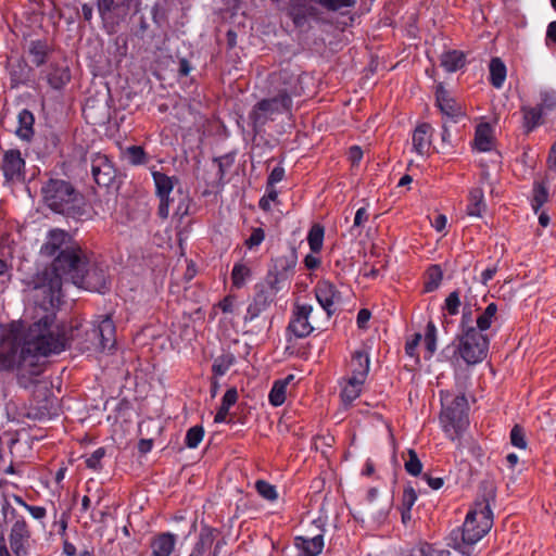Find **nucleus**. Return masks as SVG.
<instances>
[{
	"mask_svg": "<svg viewBox=\"0 0 556 556\" xmlns=\"http://www.w3.org/2000/svg\"><path fill=\"white\" fill-rule=\"evenodd\" d=\"M64 329L55 323V314L46 312L26 329L22 323L0 325V371L21 376L39 374V356L65 350Z\"/></svg>",
	"mask_w": 556,
	"mask_h": 556,
	"instance_id": "nucleus-1",
	"label": "nucleus"
},
{
	"mask_svg": "<svg viewBox=\"0 0 556 556\" xmlns=\"http://www.w3.org/2000/svg\"><path fill=\"white\" fill-rule=\"evenodd\" d=\"M86 251L65 230L54 228L47 236L40 248L45 257H53L51 265L37 274L34 278V289L45 295V302L54 307L60 303L62 293V278L64 273Z\"/></svg>",
	"mask_w": 556,
	"mask_h": 556,
	"instance_id": "nucleus-2",
	"label": "nucleus"
},
{
	"mask_svg": "<svg viewBox=\"0 0 556 556\" xmlns=\"http://www.w3.org/2000/svg\"><path fill=\"white\" fill-rule=\"evenodd\" d=\"M275 93L258 100L247 117L248 127L255 137L264 131L265 126L281 115H291L293 97L300 94L299 78L281 71L273 77Z\"/></svg>",
	"mask_w": 556,
	"mask_h": 556,
	"instance_id": "nucleus-3",
	"label": "nucleus"
},
{
	"mask_svg": "<svg viewBox=\"0 0 556 556\" xmlns=\"http://www.w3.org/2000/svg\"><path fill=\"white\" fill-rule=\"evenodd\" d=\"M492 526L493 513L489 502H477L467 513L463 527L452 530L447 545L464 555H469L472 545L479 542Z\"/></svg>",
	"mask_w": 556,
	"mask_h": 556,
	"instance_id": "nucleus-4",
	"label": "nucleus"
},
{
	"mask_svg": "<svg viewBox=\"0 0 556 556\" xmlns=\"http://www.w3.org/2000/svg\"><path fill=\"white\" fill-rule=\"evenodd\" d=\"M45 203L55 213L75 216L81 199L74 187L62 179H50L41 188Z\"/></svg>",
	"mask_w": 556,
	"mask_h": 556,
	"instance_id": "nucleus-5",
	"label": "nucleus"
},
{
	"mask_svg": "<svg viewBox=\"0 0 556 556\" xmlns=\"http://www.w3.org/2000/svg\"><path fill=\"white\" fill-rule=\"evenodd\" d=\"M65 283H72L80 289L100 293L104 292L106 289L104 271L100 268L89 267V260L86 252L64 273L62 287Z\"/></svg>",
	"mask_w": 556,
	"mask_h": 556,
	"instance_id": "nucleus-6",
	"label": "nucleus"
},
{
	"mask_svg": "<svg viewBox=\"0 0 556 556\" xmlns=\"http://www.w3.org/2000/svg\"><path fill=\"white\" fill-rule=\"evenodd\" d=\"M442 412L440 422L445 434L451 439H457L468 426V403L465 395H457L451 401L442 397Z\"/></svg>",
	"mask_w": 556,
	"mask_h": 556,
	"instance_id": "nucleus-7",
	"label": "nucleus"
},
{
	"mask_svg": "<svg viewBox=\"0 0 556 556\" xmlns=\"http://www.w3.org/2000/svg\"><path fill=\"white\" fill-rule=\"evenodd\" d=\"M457 352L468 365L481 363L488 355L490 339L486 334L469 328L458 334Z\"/></svg>",
	"mask_w": 556,
	"mask_h": 556,
	"instance_id": "nucleus-8",
	"label": "nucleus"
},
{
	"mask_svg": "<svg viewBox=\"0 0 556 556\" xmlns=\"http://www.w3.org/2000/svg\"><path fill=\"white\" fill-rule=\"evenodd\" d=\"M356 4V0H308V3L296 4L290 9V16L296 27L305 25L308 18H318L319 11L317 5L330 11L342 12L352 9Z\"/></svg>",
	"mask_w": 556,
	"mask_h": 556,
	"instance_id": "nucleus-9",
	"label": "nucleus"
},
{
	"mask_svg": "<svg viewBox=\"0 0 556 556\" xmlns=\"http://www.w3.org/2000/svg\"><path fill=\"white\" fill-rule=\"evenodd\" d=\"M85 336V340L80 342L83 351H111L116 343L115 326L109 316L102 317L90 330H86Z\"/></svg>",
	"mask_w": 556,
	"mask_h": 556,
	"instance_id": "nucleus-10",
	"label": "nucleus"
},
{
	"mask_svg": "<svg viewBox=\"0 0 556 556\" xmlns=\"http://www.w3.org/2000/svg\"><path fill=\"white\" fill-rule=\"evenodd\" d=\"M217 530L211 527H202L198 541L194 543L188 556H219L224 545L223 540H218Z\"/></svg>",
	"mask_w": 556,
	"mask_h": 556,
	"instance_id": "nucleus-11",
	"label": "nucleus"
},
{
	"mask_svg": "<svg viewBox=\"0 0 556 556\" xmlns=\"http://www.w3.org/2000/svg\"><path fill=\"white\" fill-rule=\"evenodd\" d=\"M313 311L314 308L311 304H295L288 325V331L298 339L308 337L315 329L309 319Z\"/></svg>",
	"mask_w": 556,
	"mask_h": 556,
	"instance_id": "nucleus-12",
	"label": "nucleus"
},
{
	"mask_svg": "<svg viewBox=\"0 0 556 556\" xmlns=\"http://www.w3.org/2000/svg\"><path fill=\"white\" fill-rule=\"evenodd\" d=\"M1 169L5 181L17 182L25 176V160L17 149L4 151L1 162Z\"/></svg>",
	"mask_w": 556,
	"mask_h": 556,
	"instance_id": "nucleus-13",
	"label": "nucleus"
},
{
	"mask_svg": "<svg viewBox=\"0 0 556 556\" xmlns=\"http://www.w3.org/2000/svg\"><path fill=\"white\" fill-rule=\"evenodd\" d=\"M91 174L99 186H110L116 176V170L105 154L97 153L91 157Z\"/></svg>",
	"mask_w": 556,
	"mask_h": 556,
	"instance_id": "nucleus-14",
	"label": "nucleus"
},
{
	"mask_svg": "<svg viewBox=\"0 0 556 556\" xmlns=\"http://www.w3.org/2000/svg\"><path fill=\"white\" fill-rule=\"evenodd\" d=\"M30 538L28 526L23 518L16 519L12 526L9 541L15 556H26Z\"/></svg>",
	"mask_w": 556,
	"mask_h": 556,
	"instance_id": "nucleus-15",
	"label": "nucleus"
},
{
	"mask_svg": "<svg viewBox=\"0 0 556 556\" xmlns=\"http://www.w3.org/2000/svg\"><path fill=\"white\" fill-rule=\"evenodd\" d=\"M151 175L155 186V194L160 201H162V210L165 211L167 206V195L174 193L175 187L178 184V178L175 176H168L154 168L151 169Z\"/></svg>",
	"mask_w": 556,
	"mask_h": 556,
	"instance_id": "nucleus-16",
	"label": "nucleus"
},
{
	"mask_svg": "<svg viewBox=\"0 0 556 556\" xmlns=\"http://www.w3.org/2000/svg\"><path fill=\"white\" fill-rule=\"evenodd\" d=\"M315 295L320 306L325 309L328 317H330L333 313L334 304L340 300L339 291L331 282L321 280L318 281L315 287Z\"/></svg>",
	"mask_w": 556,
	"mask_h": 556,
	"instance_id": "nucleus-17",
	"label": "nucleus"
},
{
	"mask_svg": "<svg viewBox=\"0 0 556 556\" xmlns=\"http://www.w3.org/2000/svg\"><path fill=\"white\" fill-rule=\"evenodd\" d=\"M177 535L162 532L154 535L150 542L152 556H172L176 549Z\"/></svg>",
	"mask_w": 556,
	"mask_h": 556,
	"instance_id": "nucleus-18",
	"label": "nucleus"
},
{
	"mask_svg": "<svg viewBox=\"0 0 556 556\" xmlns=\"http://www.w3.org/2000/svg\"><path fill=\"white\" fill-rule=\"evenodd\" d=\"M432 127L422 123L418 125L412 136L413 151L420 156H426L431 148Z\"/></svg>",
	"mask_w": 556,
	"mask_h": 556,
	"instance_id": "nucleus-19",
	"label": "nucleus"
},
{
	"mask_svg": "<svg viewBox=\"0 0 556 556\" xmlns=\"http://www.w3.org/2000/svg\"><path fill=\"white\" fill-rule=\"evenodd\" d=\"M437 104L442 112L451 118H457L463 115L460 105L452 98L450 92L439 85L435 91Z\"/></svg>",
	"mask_w": 556,
	"mask_h": 556,
	"instance_id": "nucleus-20",
	"label": "nucleus"
},
{
	"mask_svg": "<svg viewBox=\"0 0 556 556\" xmlns=\"http://www.w3.org/2000/svg\"><path fill=\"white\" fill-rule=\"evenodd\" d=\"M324 535L317 534L313 538L295 536L294 546L299 556H318L324 548Z\"/></svg>",
	"mask_w": 556,
	"mask_h": 556,
	"instance_id": "nucleus-21",
	"label": "nucleus"
},
{
	"mask_svg": "<svg viewBox=\"0 0 556 556\" xmlns=\"http://www.w3.org/2000/svg\"><path fill=\"white\" fill-rule=\"evenodd\" d=\"M351 367L353 377L366 380L370 367L368 352L365 350L355 351L352 355Z\"/></svg>",
	"mask_w": 556,
	"mask_h": 556,
	"instance_id": "nucleus-22",
	"label": "nucleus"
},
{
	"mask_svg": "<svg viewBox=\"0 0 556 556\" xmlns=\"http://www.w3.org/2000/svg\"><path fill=\"white\" fill-rule=\"evenodd\" d=\"M271 301V298L265 291L257 292L247 308L244 321H252L257 318L269 306Z\"/></svg>",
	"mask_w": 556,
	"mask_h": 556,
	"instance_id": "nucleus-23",
	"label": "nucleus"
},
{
	"mask_svg": "<svg viewBox=\"0 0 556 556\" xmlns=\"http://www.w3.org/2000/svg\"><path fill=\"white\" fill-rule=\"evenodd\" d=\"M365 380L351 376L342 387L341 399L345 405L354 402L362 393Z\"/></svg>",
	"mask_w": 556,
	"mask_h": 556,
	"instance_id": "nucleus-24",
	"label": "nucleus"
},
{
	"mask_svg": "<svg viewBox=\"0 0 556 556\" xmlns=\"http://www.w3.org/2000/svg\"><path fill=\"white\" fill-rule=\"evenodd\" d=\"M18 126L16 128V135L23 140H30L34 135V123L35 118L30 111L24 109L18 113L17 116Z\"/></svg>",
	"mask_w": 556,
	"mask_h": 556,
	"instance_id": "nucleus-25",
	"label": "nucleus"
},
{
	"mask_svg": "<svg viewBox=\"0 0 556 556\" xmlns=\"http://www.w3.org/2000/svg\"><path fill=\"white\" fill-rule=\"evenodd\" d=\"M489 71L491 85L496 89H501L507 75L506 65L500 58H493L489 64Z\"/></svg>",
	"mask_w": 556,
	"mask_h": 556,
	"instance_id": "nucleus-26",
	"label": "nucleus"
},
{
	"mask_svg": "<svg viewBox=\"0 0 556 556\" xmlns=\"http://www.w3.org/2000/svg\"><path fill=\"white\" fill-rule=\"evenodd\" d=\"M475 147L480 152H488L493 147L492 128L489 124H480L476 129Z\"/></svg>",
	"mask_w": 556,
	"mask_h": 556,
	"instance_id": "nucleus-27",
	"label": "nucleus"
},
{
	"mask_svg": "<svg viewBox=\"0 0 556 556\" xmlns=\"http://www.w3.org/2000/svg\"><path fill=\"white\" fill-rule=\"evenodd\" d=\"M485 211L484 194L481 188H473L469 192L467 213L469 216L480 217Z\"/></svg>",
	"mask_w": 556,
	"mask_h": 556,
	"instance_id": "nucleus-28",
	"label": "nucleus"
},
{
	"mask_svg": "<svg viewBox=\"0 0 556 556\" xmlns=\"http://www.w3.org/2000/svg\"><path fill=\"white\" fill-rule=\"evenodd\" d=\"M465 54L460 51L453 50L442 54L441 65L446 72L453 73L465 65Z\"/></svg>",
	"mask_w": 556,
	"mask_h": 556,
	"instance_id": "nucleus-29",
	"label": "nucleus"
},
{
	"mask_svg": "<svg viewBox=\"0 0 556 556\" xmlns=\"http://www.w3.org/2000/svg\"><path fill=\"white\" fill-rule=\"evenodd\" d=\"M523 114V128L527 132H531L542 123V117L545 115L538 106H523L521 109Z\"/></svg>",
	"mask_w": 556,
	"mask_h": 556,
	"instance_id": "nucleus-30",
	"label": "nucleus"
},
{
	"mask_svg": "<svg viewBox=\"0 0 556 556\" xmlns=\"http://www.w3.org/2000/svg\"><path fill=\"white\" fill-rule=\"evenodd\" d=\"M71 79L70 70L67 66H51L48 74V83L54 89H61Z\"/></svg>",
	"mask_w": 556,
	"mask_h": 556,
	"instance_id": "nucleus-31",
	"label": "nucleus"
},
{
	"mask_svg": "<svg viewBox=\"0 0 556 556\" xmlns=\"http://www.w3.org/2000/svg\"><path fill=\"white\" fill-rule=\"evenodd\" d=\"M237 400V390L235 388L228 389L222 399V404L214 417V421L225 422L230 407L236 404Z\"/></svg>",
	"mask_w": 556,
	"mask_h": 556,
	"instance_id": "nucleus-32",
	"label": "nucleus"
},
{
	"mask_svg": "<svg viewBox=\"0 0 556 556\" xmlns=\"http://www.w3.org/2000/svg\"><path fill=\"white\" fill-rule=\"evenodd\" d=\"M497 314V305L490 303L476 318V328L480 332H484L492 326Z\"/></svg>",
	"mask_w": 556,
	"mask_h": 556,
	"instance_id": "nucleus-33",
	"label": "nucleus"
},
{
	"mask_svg": "<svg viewBox=\"0 0 556 556\" xmlns=\"http://www.w3.org/2000/svg\"><path fill=\"white\" fill-rule=\"evenodd\" d=\"M548 187L544 182L535 181L532 189L531 206L534 213L548 201Z\"/></svg>",
	"mask_w": 556,
	"mask_h": 556,
	"instance_id": "nucleus-34",
	"label": "nucleus"
},
{
	"mask_svg": "<svg viewBox=\"0 0 556 556\" xmlns=\"http://www.w3.org/2000/svg\"><path fill=\"white\" fill-rule=\"evenodd\" d=\"M125 160L134 166H139L148 163L149 156L140 146H130L123 152Z\"/></svg>",
	"mask_w": 556,
	"mask_h": 556,
	"instance_id": "nucleus-35",
	"label": "nucleus"
},
{
	"mask_svg": "<svg viewBox=\"0 0 556 556\" xmlns=\"http://www.w3.org/2000/svg\"><path fill=\"white\" fill-rule=\"evenodd\" d=\"M190 198L187 193H185L180 188L177 189V200L175 204H173L170 214L178 218H182L189 213L190 207Z\"/></svg>",
	"mask_w": 556,
	"mask_h": 556,
	"instance_id": "nucleus-36",
	"label": "nucleus"
},
{
	"mask_svg": "<svg viewBox=\"0 0 556 556\" xmlns=\"http://www.w3.org/2000/svg\"><path fill=\"white\" fill-rule=\"evenodd\" d=\"M536 106L546 115L556 109V91L544 89L540 91V102Z\"/></svg>",
	"mask_w": 556,
	"mask_h": 556,
	"instance_id": "nucleus-37",
	"label": "nucleus"
},
{
	"mask_svg": "<svg viewBox=\"0 0 556 556\" xmlns=\"http://www.w3.org/2000/svg\"><path fill=\"white\" fill-rule=\"evenodd\" d=\"M47 53H48V46L45 42H42L40 40L30 42L29 54L31 56V62L35 65H37V66L42 65L46 62Z\"/></svg>",
	"mask_w": 556,
	"mask_h": 556,
	"instance_id": "nucleus-38",
	"label": "nucleus"
},
{
	"mask_svg": "<svg viewBox=\"0 0 556 556\" xmlns=\"http://www.w3.org/2000/svg\"><path fill=\"white\" fill-rule=\"evenodd\" d=\"M250 276L251 269L247 265L242 263H237L233 265L231 271V279L236 288H242L245 285L247 280L250 278Z\"/></svg>",
	"mask_w": 556,
	"mask_h": 556,
	"instance_id": "nucleus-39",
	"label": "nucleus"
},
{
	"mask_svg": "<svg viewBox=\"0 0 556 556\" xmlns=\"http://www.w3.org/2000/svg\"><path fill=\"white\" fill-rule=\"evenodd\" d=\"M285 381H275L268 394L269 403L273 406H280L285 403L287 396V388Z\"/></svg>",
	"mask_w": 556,
	"mask_h": 556,
	"instance_id": "nucleus-40",
	"label": "nucleus"
},
{
	"mask_svg": "<svg viewBox=\"0 0 556 556\" xmlns=\"http://www.w3.org/2000/svg\"><path fill=\"white\" fill-rule=\"evenodd\" d=\"M307 242L313 253H318L323 248L324 228L320 225H314L307 236Z\"/></svg>",
	"mask_w": 556,
	"mask_h": 556,
	"instance_id": "nucleus-41",
	"label": "nucleus"
},
{
	"mask_svg": "<svg viewBox=\"0 0 556 556\" xmlns=\"http://www.w3.org/2000/svg\"><path fill=\"white\" fill-rule=\"evenodd\" d=\"M424 342L429 357H431L437 351V327L432 321L427 324Z\"/></svg>",
	"mask_w": 556,
	"mask_h": 556,
	"instance_id": "nucleus-42",
	"label": "nucleus"
},
{
	"mask_svg": "<svg viewBox=\"0 0 556 556\" xmlns=\"http://www.w3.org/2000/svg\"><path fill=\"white\" fill-rule=\"evenodd\" d=\"M442 270L439 266H432L428 270L427 280L425 282V291L426 292H432L440 286L442 281Z\"/></svg>",
	"mask_w": 556,
	"mask_h": 556,
	"instance_id": "nucleus-43",
	"label": "nucleus"
},
{
	"mask_svg": "<svg viewBox=\"0 0 556 556\" xmlns=\"http://www.w3.org/2000/svg\"><path fill=\"white\" fill-rule=\"evenodd\" d=\"M255 489L258 492V494L267 501L273 502L276 501L278 497V493L275 485L268 483L265 480H257L255 482Z\"/></svg>",
	"mask_w": 556,
	"mask_h": 556,
	"instance_id": "nucleus-44",
	"label": "nucleus"
},
{
	"mask_svg": "<svg viewBox=\"0 0 556 556\" xmlns=\"http://www.w3.org/2000/svg\"><path fill=\"white\" fill-rule=\"evenodd\" d=\"M204 437V430L201 426H194L187 431L185 443L189 448H195Z\"/></svg>",
	"mask_w": 556,
	"mask_h": 556,
	"instance_id": "nucleus-45",
	"label": "nucleus"
},
{
	"mask_svg": "<svg viewBox=\"0 0 556 556\" xmlns=\"http://www.w3.org/2000/svg\"><path fill=\"white\" fill-rule=\"evenodd\" d=\"M235 357L232 355H222L214 361L213 371L217 376H224L232 366Z\"/></svg>",
	"mask_w": 556,
	"mask_h": 556,
	"instance_id": "nucleus-46",
	"label": "nucleus"
},
{
	"mask_svg": "<svg viewBox=\"0 0 556 556\" xmlns=\"http://www.w3.org/2000/svg\"><path fill=\"white\" fill-rule=\"evenodd\" d=\"M105 456V448L99 447L86 457L85 464L89 469L98 471L102 468V459Z\"/></svg>",
	"mask_w": 556,
	"mask_h": 556,
	"instance_id": "nucleus-47",
	"label": "nucleus"
},
{
	"mask_svg": "<svg viewBox=\"0 0 556 556\" xmlns=\"http://www.w3.org/2000/svg\"><path fill=\"white\" fill-rule=\"evenodd\" d=\"M405 469L412 476H418L422 470V464L414 450H408V459L405 462Z\"/></svg>",
	"mask_w": 556,
	"mask_h": 556,
	"instance_id": "nucleus-48",
	"label": "nucleus"
},
{
	"mask_svg": "<svg viewBox=\"0 0 556 556\" xmlns=\"http://www.w3.org/2000/svg\"><path fill=\"white\" fill-rule=\"evenodd\" d=\"M460 298L458 291H453L448 294L444 302V309L452 316L459 313Z\"/></svg>",
	"mask_w": 556,
	"mask_h": 556,
	"instance_id": "nucleus-49",
	"label": "nucleus"
},
{
	"mask_svg": "<svg viewBox=\"0 0 556 556\" xmlns=\"http://www.w3.org/2000/svg\"><path fill=\"white\" fill-rule=\"evenodd\" d=\"M510 443L518 448L525 450L527 447V440L525 430L516 425L510 431Z\"/></svg>",
	"mask_w": 556,
	"mask_h": 556,
	"instance_id": "nucleus-50",
	"label": "nucleus"
},
{
	"mask_svg": "<svg viewBox=\"0 0 556 556\" xmlns=\"http://www.w3.org/2000/svg\"><path fill=\"white\" fill-rule=\"evenodd\" d=\"M417 501V494L414 488L407 486L403 491L402 495V508L410 510Z\"/></svg>",
	"mask_w": 556,
	"mask_h": 556,
	"instance_id": "nucleus-51",
	"label": "nucleus"
},
{
	"mask_svg": "<svg viewBox=\"0 0 556 556\" xmlns=\"http://www.w3.org/2000/svg\"><path fill=\"white\" fill-rule=\"evenodd\" d=\"M265 239V232L262 228H254L250 237L245 240V245L249 249L258 247Z\"/></svg>",
	"mask_w": 556,
	"mask_h": 556,
	"instance_id": "nucleus-52",
	"label": "nucleus"
},
{
	"mask_svg": "<svg viewBox=\"0 0 556 556\" xmlns=\"http://www.w3.org/2000/svg\"><path fill=\"white\" fill-rule=\"evenodd\" d=\"M459 327H460V331H466L469 328H476V326L473 325L472 309L470 306H465L463 308L462 320H460Z\"/></svg>",
	"mask_w": 556,
	"mask_h": 556,
	"instance_id": "nucleus-53",
	"label": "nucleus"
},
{
	"mask_svg": "<svg viewBox=\"0 0 556 556\" xmlns=\"http://www.w3.org/2000/svg\"><path fill=\"white\" fill-rule=\"evenodd\" d=\"M428 549L427 542H419L417 545L402 551L401 556H425Z\"/></svg>",
	"mask_w": 556,
	"mask_h": 556,
	"instance_id": "nucleus-54",
	"label": "nucleus"
},
{
	"mask_svg": "<svg viewBox=\"0 0 556 556\" xmlns=\"http://www.w3.org/2000/svg\"><path fill=\"white\" fill-rule=\"evenodd\" d=\"M277 197H278L277 190H275L274 188H269L268 191H267V194L264 195L260 200V207L263 208L264 211H269L270 210V203L276 201Z\"/></svg>",
	"mask_w": 556,
	"mask_h": 556,
	"instance_id": "nucleus-55",
	"label": "nucleus"
},
{
	"mask_svg": "<svg viewBox=\"0 0 556 556\" xmlns=\"http://www.w3.org/2000/svg\"><path fill=\"white\" fill-rule=\"evenodd\" d=\"M176 200H177V190L174 193L167 195V206L165 207V211L162 210V201H160L157 214L161 218L165 219L169 216L172 206H173V204H175Z\"/></svg>",
	"mask_w": 556,
	"mask_h": 556,
	"instance_id": "nucleus-56",
	"label": "nucleus"
},
{
	"mask_svg": "<svg viewBox=\"0 0 556 556\" xmlns=\"http://www.w3.org/2000/svg\"><path fill=\"white\" fill-rule=\"evenodd\" d=\"M422 336L420 333H415L410 340H408L405 344V352L408 356H416V349L420 343Z\"/></svg>",
	"mask_w": 556,
	"mask_h": 556,
	"instance_id": "nucleus-57",
	"label": "nucleus"
},
{
	"mask_svg": "<svg viewBox=\"0 0 556 556\" xmlns=\"http://www.w3.org/2000/svg\"><path fill=\"white\" fill-rule=\"evenodd\" d=\"M285 177V169L280 166L275 167L268 176V187L273 188L276 184L280 182Z\"/></svg>",
	"mask_w": 556,
	"mask_h": 556,
	"instance_id": "nucleus-58",
	"label": "nucleus"
},
{
	"mask_svg": "<svg viewBox=\"0 0 556 556\" xmlns=\"http://www.w3.org/2000/svg\"><path fill=\"white\" fill-rule=\"evenodd\" d=\"M97 7L100 15L105 17L115 7V0H97Z\"/></svg>",
	"mask_w": 556,
	"mask_h": 556,
	"instance_id": "nucleus-59",
	"label": "nucleus"
},
{
	"mask_svg": "<svg viewBox=\"0 0 556 556\" xmlns=\"http://www.w3.org/2000/svg\"><path fill=\"white\" fill-rule=\"evenodd\" d=\"M367 219H368L367 210L365 207H359L355 213L352 230L357 227H361Z\"/></svg>",
	"mask_w": 556,
	"mask_h": 556,
	"instance_id": "nucleus-60",
	"label": "nucleus"
},
{
	"mask_svg": "<svg viewBox=\"0 0 556 556\" xmlns=\"http://www.w3.org/2000/svg\"><path fill=\"white\" fill-rule=\"evenodd\" d=\"M370 317H371V314L368 309H366V308L361 309L358 312L357 318H356L358 328L366 329Z\"/></svg>",
	"mask_w": 556,
	"mask_h": 556,
	"instance_id": "nucleus-61",
	"label": "nucleus"
},
{
	"mask_svg": "<svg viewBox=\"0 0 556 556\" xmlns=\"http://www.w3.org/2000/svg\"><path fill=\"white\" fill-rule=\"evenodd\" d=\"M26 510L31 515L34 519L41 520L46 517L47 510L42 506H26Z\"/></svg>",
	"mask_w": 556,
	"mask_h": 556,
	"instance_id": "nucleus-62",
	"label": "nucleus"
},
{
	"mask_svg": "<svg viewBox=\"0 0 556 556\" xmlns=\"http://www.w3.org/2000/svg\"><path fill=\"white\" fill-rule=\"evenodd\" d=\"M447 223V218L443 214H439L434 217V219L431 222L432 227L441 232L445 229Z\"/></svg>",
	"mask_w": 556,
	"mask_h": 556,
	"instance_id": "nucleus-63",
	"label": "nucleus"
},
{
	"mask_svg": "<svg viewBox=\"0 0 556 556\" xmlns=\"http://www.w3.org/2000/svg\"><path fill=\"white\" fill-rule=\"evenodd\" d=\"M547 166L551 170L556 172V141L551 147L547 157Z\"/></svg>",
	"mask_w": 556,
	"mask_h": 556,
	"instance_id": "nucleus-64",
	"label": "nucleus"
}]
</instances>
